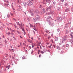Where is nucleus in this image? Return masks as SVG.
I'll list each match as a JSON object with an SVG mask.
<instances>
[{
    "mask_svg": "<svg viewBox=\"0 0 73 73\" xmlns=\"http://www.w3.org/2000/svg\"><path fill=\"white\" fill-rule=\"evenodd\" d=\"M66 40H67V35H66L64 36L62 40L60 41V43L62 44L63 41H65Z\"/></svg>",
    "mask_w": 73,
    "mask_h": 73,
    "instance_id": "f257e3e1",
    "label": "nucleus"
},
{
    "mask_svg": "<svg viewBox=\"0 0 73 73\" xmlns=\"http://www.w3.org/2000/svg\"><path fill=\"white\" fill-rule=\"evenodd\" d=\"M47 21L48 23L50 25H51V26H54V23H51L50 21V20H49V18H47Z\"/></svg>",
    "mask_w": 73,
    "mask_h": 73,
    "instance_id": "f03ea898",
    "label": "nucleus"
},
{
    "mask_svg": "<svg viewBox=\"0 0 73 73\" xmlns=\"http://www.w3.org/2000/svg\"><path fill=\"white\" fill-rule=\"evenodd\" d=\"M48 3L50 4V0H44L43 3L44 4H46Z\"/></svg>",
    "mask_w": 73,
    "mask_h": 73,
    "instance_id": "7ed1b4c3",
    "label": "nucleus"
},
{
    "mask_svg": "<svg viewBox=\"0 0 73 73\" xmlns=\"http://www.w3.org/2000/svg\"><path fill=\"white\" fill-rule=\"evenodd\" d=\"M20 28L23 31H25L24 29V27H23V26L22 25V23H21V24Z\"/></svg>",
    "mask_w": 73,
    "mask_h": 73,
    "instance_id": "20e7f679",
    "label": "nucleus"
},
{
    "mask_svg": "<svg viewBox=\"0 0 73 73\" xmlns=\"http://www.w3.org/2000/svg\"><path fill=\"white\" fill-rule=\"evenodd\" d=\"M56 19L58 21H61L62 20V18L61 17H58L56 18Z\"/></svg>",
    "mask_w": 73,
    "mask_h": 73,
    "instance_id": "39448f33",
    "label": "nucleus"
},
{
    "mask_svg": "<svg viewBox=\"0 0 73 73\" xmlns=\"http://www.w3.org/2000/svg\"><path fill=\"white\" fill-rule=\"evenodd\" d=\"M52 8L51 6H50L49 7H46V11H48V10H49V9L50 10V9H51V8Z\"/></svg>",
    "mask_w": 73,
    "mask_h": 73,
    "instance_id": "423d86ee",
    "label": "nucleus"
},
{
    "mask_svg": "<svg viewBox=\"0 0 73 73\" xmlns=\"http://www.w3.org/2000/svg\"><path fill=\"white\" fill-rule=\"evenodd\" d=\"M35 17L36 19V20H38L39 19H40V17L39 16V15H36Z\"/></svg>",
    "mask_w": 73,
    "mask_h": 73,
    "instance_id": "0eeeda50",
    "label": "nucleus"
},
{
    "mask_svg": "<svg viewBox=\"0 0 73 73\" xmlns=\"http://www.w3.org/2000/svg\"><path fill=\"white\" fill-rule=\"evenodd\" d=\"M54 13V12L53 11H50V12L49 13H48V15H50V14H52V15H53V14Z\"/></svg>",
    "mask_w": 73,
    "mask_h": 73,
    "instance_id": "6e6552de",
    "label": "nucleus"
},
{
    "mask_svg": "<svg viewBox=\"0 0 73 73\" xmlns=\"http://www.w3.org/2000/svg\"><path fill=\"white\" fill-rule=\"evenodd\" d=\"M70 36H71V38H73V33H71Z\"/></svg>",
    "mask_w": 73,
    "mask_h": 73,
    "instance_id": "1a4fd4ad",
    "label": "nucleus"
},
{
    "mask_svg": "<svg viewBox=\"0 0 73 73\" xmlns=\"http://www.w3.org/2000/svg\"><path fill=\"white\" fill-rule=\"evenodd\" d=\"M29 12L30 13H33V11L32 10V9H29Z\"/></svg>",
    "mask_w": 73,
    "mask_h": 73,
    "instance_id": "9d476101",
    "label": "nucleus"
},
{
    "mask_svg": "<svg viewBox=\"0 0 73 73\" xmlns=\"http://www.w3.org/2000/svg\"><path fill=\"white\" fill-rule=\"evenodd\" d=\"M28 2H29V3H30V4H31V5H33V3H32V2L31 1L29 0Z\"/></svg>",
    "mask_w": 73,
    "mask_h": 73,
    "instance_id": "9b49d317",
    "label": "nucleus"
},
{
    "mask_svg": "<svg viewBox=\"0 0 73 73\" xmlns=\"http://www.w3.org/2000/svg\"><path fill=\"white\" fill-rule=\"evenodd\" d=\"M3 1L4 2H6V3H9V2L8 1V0H3Z\"/></svg>",
    "mask_w": 73,
    "mask_h": 73,
    "instance_id": "f8f14e48",
    "label": "nucleus"
},
{
    "mask_svg": "<svg viewBox=\"0 0 73 73\" xmlns=\"http://www.w3.org/2000/svg\"><path fill=\"white\" fill-rule=\"evenodd\" d=\"M68 11H69V9L68 8H67L66 10H65V12H68Z\"/></svg>",
    "mask_w": 73,
    "mask_h": 73,
    "instance_id": "ddd939ff",
    "label": "nucleus"
},
{
    "mask_svg": "<svg viewBox=\"0 0 73 73\" xmlns=\"http://www.w3.org/2000/svg\"><path fill=\"white\" fill-rule=\"evenodd\" d=\"M69 25V24L68 23H67L65 25V26L66 27H68Z\"/></svg>",
    "mask_w": 73,
    "mask_h": 73,
    "instance_id": "4468645a",
    "label": "nucleus"
},
{
    "mask_svg": "<svg viewBox=\"0 0 73 73\" xmlns=\"http://www.w3.org/2000/svg\"><path fill=\"white\" fill-rule=\"evenodd\" d=\"M27 58V57L26 56H24L22 57L23 59H25L26 58Z\"/></svg>",
    "mask_w": 73,
    "mask_h": 73,
    "instance_id": "2eb2a0df",
    "label": "nucleus"
},
{
    "mask_svg": "<svg viewBox=\"0 0 73 73\" xmlns=\"http://www.w3.org/2000/svg\"><path fill=\"white\" fill-rule=\"evenodd\" d=\"M33 20L34 21V22H36V20H37V19H36L35 18H33Z\"/></svg>",
    "mask_w": 73,
    "mask_h": 73,
    "instance_id": "dca6fc26",
    "label": "nucleus"
},
{
    "mask_svg": "<svg viewBox=\"0 0 73 73\" xmlns=\"http://www.w3.org/2000/svg\"><path fill=\"white\" fill-rule=\"evenodd\" d=\"M57 49L59 50H60V47L59 46H56Z\"/></svg>",
    "mask_w": 73,
    "mask_h": 73,
    "instance_id": "f3484780",
    "label": "nucleus"
},
{
    "mask_svg": "<svg viewBox=\"0 0 73 73\" xmlns=\"http://www.w3.org/2000/svg\"><path fill=\"white\" fill-rule=\"evenodd\" d=\"M16 23L18 25H19V26H20H20L21 25H20V24L19 23V22H17V23Z\"/></svg>",
    "mask_w": 73,
    "mask_h": 73,
    "instance_id": "a211bd4d",
    "label": "nucleus"
},
{
    "mask_svg": "<svg viewBox=\"0 0 73 73\" xmlns=\"http://www.w3.org/2000/svg\"><path fill=\"white\" fill-rule=\"evenodd\" d=\"M57 10L58 11H60V10H61V9H60V7H58L57 8Z\"/></svg>",
    "mask_w": 73,
    "mask_h": 73,
    "instance_id": "6ab92c4d",
    "label": "nucleus"
},
{
    "mask_svg": "<svg viewBox=\"0 0 73 73\" xmlns=\"http://www.w3.org/2000/svg\"><path fill=\"white\" fill-rule=\"evenodd\" d=\"M31 16H34V13H31Z\"/></svg>",
    "mask_w": 73,
    "mask_h": 73,
    "instance_id": "aec40b11",
    "label": "nucleus"
},
{
    "mask_svg": "<svg viewBox=\"0 0 73 73\" xmlns=\"http://www.w3.org/2000/svg\"><path fill=\"white\" fill-rule=\"evenodd\" d=\"M45 10L44 9H43V13H45Z\"/></svg>",
    "mask_w": 73,
    "mask_h": 73,
    "instance_id": "412c9836",
    "label": "nucleus"
},
{
    "mask_svg": "<svg viewBox=\"0 0 73 73\" xmlns=\"http://www.w3.org/2000/svg\"><path fill=\"white\" fill-rule=\"evenodd\" d=\"M23 4L24 6H26V3L24 2H23Z\"/></svg>",
    "mask_w": 73,
    "mask_h": 73,
    "instance_id": "4be33fe9",
    "label": "nucleus"
},
{
    "mask_svg": "<svg viewBox=\"0 0 73 73\" xmlns=\"http://www.w3.org/2000/svg\"><path fill=\"white\" fill-rule=\"evenodd\" d=\"M55 41H58V37H56V39H55Z\"/></svg>",
    "mask_w": 73,
    "mask_h": 73,
    "instance_id": "5701e85b",
    "label": "nucleus"
},
{
    "mask_svg": "<svg viewBox=\"0 0 73 73\" xmlns=\"http://www.w3.org/2000/svg\"><path fill=\"white\" fill-rule=\"evenodd\" d=\"M69 46V45L67 44L66 45V47H68V46Z\"/></svg>",
    "mask_w": 73,
    "mask_h": 73,
    "instance_id": "b1692460",
    "label": "nucleus"
},
{
    "mask_svg": "<svg viewBox=\"0 0 73 73\" xmlns=\"http://www.w3.org/2000/svg\"><path fill=\"white\" fill-rule=\"evenodd\" d=\"M56 1H55L53 2V4L54 5H55V4H56Z\"/></svg>",
    "mask_w": 73,
    "mask_h": 73,
    "instance_id": "393cba45",
    "label": "nucleus"
},
{
    "mask_svg": "<svg viewBox=\"0 0 73 73\" xmlns=\"http://www.w3.org/2000/svg\"><path fill=\"white\" fill-rule=\"evenodd\" d=\"M70 42H71V43H73V40H70Z\"/></svg>",
    "mask_w": 73,
    "mask_h": 73,
    "instance_id": "a878e982",
    "label": "nucleus"
},
{
    "mask_svg": "<svg viewBox=\"0 0 73 73\" xmlns=\"http://www.w3.org/2000/svg\"><path fill=\"white\" fill-rule=\"evenodd\" d=\"M57 32H59L60 31V29H57Z\"/></svg>",
    "mask_w": 73,
    "mask_h": 73,
    "instance_id": "bb28decb",
    "label": "nucleus"
},
{
    "mask_svg": "<svg viewBox=\"0 0 73 73\" xmlns=\"http://www.w3.org/2000/svg\"><path fill=\"white\" fill-rule=\"evenodd\" d=\"M30 24V27H34V26H33V25H31V24Z\"/></svg>",
    "mask_w": 73,
    "mask_h": 73,
    "instance_id": "cd10ccee",
    "label": "nucleus"
},
{
    "mask_svg": "<svg viewBox=\"0 0 73 73\" xmlns=\"http://www.w3.org/2000/svg\"><path fill=\"white\" fill-rule=\"evenodd\" d=\"M41 53H42V54H44V52L43 51H42L41 52Z\"/></svg>",
    "mask_w": 73,
    "mask_h": 73,
    "instance_id": "c85d7f7f",
    "label": "nucleus"
},
{
    "mask_svg": "<svg viewBox=\"0 0 73 73\" xmlns=\"http://www.w3.org/2000/svg\"><path fill=\"white\" fill-rule=\"evenodd\" d=\"M53 46L54 48H56V46L54 44L53 45Z\"/></svg>",
    "mask_w": 73,
    "mask_h": 73,
    "instance_id": "c756f323",
    "label": "nucleus"
},
{
    "mask_svg": "<svg viewBox=\"0 0 73 73\" xmlns=\"http://www.w3.org/2000/svg\"><path fill=\"white\" fill-rule=\"evenodd\" d=\"M9 4H5V5H6V6H8Z\"/></svg>",
    "mask_w": 73,
    "mask_h": 73,
    "instance_id": "7c9ffc66",
    "label": "nucleus"
},
{
    "mask_svg": "<svg viewBox=\"0 0 73 73\" xmlns=\"http://www.w3.org/2000/svg\"><path fill=\"white\" fill-rule=\"evenodd\" d=\"M52 44H51L50 45V46H48V47L49 48H50L51 47V46H52Z\"/></svg>",
    "mask_w": 73,
    "mask_h": 73,
    "instance_id": "2f4dec72",
    "label": "nucleus"
},
{
    "mask_svg": "<svg viewBox=\"0 0 73 73\" xmlns=\"http://www.w3.org/2000/svg\"><path fill=\"white\" fill-rule=\"evenodd\" d=\"M40 13V15H42V12H40V13Z\"/></svg>",
    "mask_w": 73,
    "mask_h": 73,
    "instance_id": "473e14b6",
    "label": "nucleus"
},
{
    "mask_svg": "<svg viewBox=\"0 0 73 73\" xmlns=\"http://www.w3.org/2000/svg\"><path fill=\"white\" fill-rule=\"evenodd\" d=\"M7 70H6V69H4L3 70V71H4V72H6Z\"/></svg>",
    "mask_w": 73,
    "mask_h": 73,
    "instance_id": "72a5a7b5",
    "label": "nucleus"
},
{
    "mask_svg": "<svg viewBox=\"0 0 73 73\" xmlns=\"http://www.w3.org/2000/svg\"><path fill=\"white\" fill-rule=\"evenodd\" d=\"M51 41L52 43H53V40L51 39Z\"/></svg>",
    "mask_w": 73,
    "mask_h": 73,
    "instance_id": "f704fd0d",
    "label": "nucleus"
},
{
    "mask_svg": "<svg viewBox=\"0 0 73 73\" xmlns=\"http://www.w3.org/2000/svg\"><path fill=\"white\" fill-rule=\"evenodd\" d=\"M65 6H67V5H68V4L67 3H65Z\"/></svg>",
    "mask_w": 73,
    "mask_h": 73,
    "instance_id": "c9c22d12",
    "label": "nucleus"
},
{
    "mask_svg": "<svg viewBox=\"0 0 73 73\" xmlns=\"http://www.w3.org/2000/svg\"><path fill=\"white\" fill-rule=\"evenodd\" d=\"M27 5H29V3L28 2H27Z\"/></svg>",
    "mask_w": 73,
    "mask_h": 73,
    "instance_id": "e433bc0d",
    "label": "nucleus"
},
{
    "mask_svg": "<svg viewBox=\"0 0 73 73\" xmlns=\"http://www.w3.org/2000/svg\"><path fill=\"white\" fill-rule=\"evenodd\" d=\"M8 15L7 16V17L9 18V15H8V14H7Z\"/></svg>",
    "mask_w": 73,
    "mask_h": 73,
    "instance_id": "4c0bfd02",
    "label": "nucleus"
},
{
    "mask_svg": "<svg viewBox=\"0 0 73 73\" xmlns=\"http://www.w3.org/2000/svg\"><path fill=\"white\" fill-rule=\"evenodd\" d=\"M17 32L18 33H19V34H20V32H19V31H17Z\"/></svg>",
    "mask_w": 73,
    "mask_h": 73,
    "instance_id": "58836bf2",
    "label": "nucleus"
},
{
    "mask_svg": "<svg viewBox=\"0 0 73 73\" xmlns=\"http://www.w3.org/2000/svg\"><path fill=\"white\" fill-rule=\"evenodd\" d=\"M48 18H49V19H50V18H51V16H49L48 17Z\"/></svg>",
    "mask_w": 73,
    "mask_h": 73,
    "instance_id": "ea45409f",
    "label": "nucleus"
},
{
    "mask_svg": "<svg viewBox=\"0 0 73 73\" xmlns=\"http://www.w3.org/2000/svg\"><path fill=\"white\" fill-rule=\"evenodd\" d=\"M14 27H15V28H16V27H17V26H16V25H14Z\"/></svg>",
    "mask_w": 73,
    "mask_h": 73,
    "instance_id": "a19ab883",
    "label": "nucleus"
},
{
    "mask_svg": "<svg viewBox=\"0 0 73 73\" xmlns=\"http://www.w3.org/2000/svg\"><path fill=\"white\" fill-rule=\"evenodd\" d=\"M33 50L31 52V54H32V53H33Z\"/></svg>",
    "mask_w": 73,
    "mask_h": 73,
    "instance_id": "79ce46f5",
    "label": "nucleus"
},
{
    "mask_svg": "<svg viewBox=\"0 0 73 73\" xmlns=\"http://www.w3.org/2000/svg\"><path fill=\"white\" fill-rule=\"evenodd\" d=\"M42 6L41 5H40L39 7L40 8H41Z\"/></svg>",
    "mask_w": 73,
    "mask_h": 73,
    "instance_id": "37998d69",
    "label": "nucleus"
},
{
    "mask_svg": "<svg viewBox=\"0 0 73 73\" xmlns=\"http://www.w3.org/2000/svg\"><path fill=\"white\" fill-rule=\"evenodd\" d=\"M10 15H11V16H13V14L11 13H10Z\"/></svg>",
    "mask_w": 73,
    "mask_h": 73,
    "instance_id": "c03bdc74",
    "label": "nucleus"
},
{
    "mask_svg": "<svg viewBox=\"0 0 73 73\" xmlns=\"http://www.w3.org/2000/svg\"><path fill=\"white\" fill-rule=\"evenodd\" d=\"M38 13H39V12L38 11L36 12V14H38Z\"/></svg>",
    "mask_w": 73,
    "mask_h": 73,
    "instance_id": "a18cd8bd",
    "label": "nucleus"
},
{
    "mask_svg": "<svg viewBox=\"0 0 73 73\" xmlns=\"http://www.w3.org/2000/svg\"><path fill=\"white\" fill-rule=\"evenodd\" d=\"M8 35L9 36V35H10V33L9 32L8 33Z\"/></svg>",
    "mask_w": 73,
    "mask_h": 73,
    "instance_id": "49530a36",
    "label": "nucleus"
},
{
    "mask_svg": "<svg viewBox=\"0 0 73 73\" xmlns=\"http://www.w3.org/2000/svg\"><path fill=\"white\" fill-rule=\"evenodd\" d=\"M13 12L14 13V14H16V13H15V11H13Z\"/></svg>",
    "mask_w": 73,
    "mask_h": 73,
    "instance_id": "de8ad7c7",
    "label": "nucleus"
},
{
    "mask_svg": "<svg viewBox=\"0 0 73 73\" xmlns=\"http://www.w3.org/2000/svg\"><path fill=\"white\" fill-rule=\"evenodd\" d=\"M13 20H15V21H17V20L16 19H15V18H13Z\"/></svg>",
    "mask_w": 73,
    "mask_h": 73,
    "instance_id": "09e8293b",
    "label": "nucleus"
},
{
    "mask_svg": "<svg viewBox=\"0 0 73 73\" xmlns=\"http://www.w3.org/2000/svg\"><path fill=\"white\" fill-rule=\"evenodd\" d=\"M41 57V54H40L39 55V57L40 58Z\"/></svg>",
    "mask_w": 73,
    "mask_h": 73,
    "instance_id": "8fccbe9b",
    "label": "nucleus"
},
{
    "mask_svg": "<svg viewBox=\"0 0 73 73\" xmlns=\"http://www.w3.org/2000/svg\"><path fill=\"white\" fill-rule=\"evenodd\" d=\"M71 11H72V12H73V8H72L71 9Z\"/></svg>",
    "mask_w": 73,
    "mask_h": 73,
    "instance_id": "3c124183",
    "label": "nucleus"
},
{
    "mask_svg": "<svg viewBox=\"0 0 73 73\" xmlns=\"http://www.w3.org/2000/svg\"><path fill=\"white\" fill-rule=\"evenodd\" d=\"M37 46H40V45L39 44H37Z\"/></svg>",
    "mask_w": 73,
    "mask_h": 73,
    "instance_id": "603ef678",
    "label": "nucleus"
},
{
    "mask_svg": "<svg viewBox=\"0 0 73 73\" xmlns=\"http://www.w3.org/2000/svg\"><path fill=\"white\" fill-rule=\"evenodd\" d=\"M62 53H64V51H62Z\"/></svg>",
    "mask_w": 73,
    "mask_h": 73,
    "instance_id": "864d4df0",
    "label": "nucleus"
},
{
    "mask_svg": "<svg viewBox=\"0 0 73 73\" xmlns=\"http://www.w3.org/2000/svg\"><path fill=\"white\" fill-rule=\"evenodd\" d=\"M48 39H50V37L49 36V37H48Z\"/></svg>",
    "mask_w": 73,
    "mask_h": 73,
    "instance_id": "5fc2aeb1",
    "label": "nucleus"
},
{
    "mask_svg": "<svg viewBox=\"0 0 73 73\" xmlns=\"http://www.w3.org/2000/svg\"><path fill=\"white\" fill-rule=\"evenodd\" d=\"M47 51H48V52H50V51L49 50H47Z\"/></svg>",
    "mask_w": 73,
    "mask_h": 73,
    "instance_id": "6e6d98bb",
    "label": "nucleus"
},
{
    "mask_svg": "<svg viewBox=\"0 0 73 73\" xmlns=\"http://www.w3.org/2000/svg\"><path fill=\"white\" fill-rule=\"evenodd\" d=\"M11 7H12V8H13V5H12Z\"/></svg>",
    "mask_w": 73,
    "mask_h": 73,
    "instance_id": "4d7b16f0",
    "label": "nucleus"
},
{
    "mask_svg": "<svg viewBox=\"0 0 73 73\" xmlns=\"http://www.w3.org/2000/svg\"><path fill=\"white\" fill-rule=\"evenodd\" d=\"M33 32H34V34L35 35V31H33Z\"/></svg>",
    "mask_w": 73,
    "mask_h": 73,
    "instance_id": "13d9d810",
    "label": "nucleus"
},
{
    "mask_svg": "<svg viewBox=\"0 0 73 73\" xmlns=\"http://www.w3.org/2000/svg\"><path fill=\"white\" fill-rule=\"evenodd\" d=\"M32 48H33V47H34V46L33 45V44H32Z\"/></svg>",
    "mask_w": 73,
    "mask_h": 73,
    "instance_id": "bf43d9fd",
    "label": "nucleus"
},
{
    "mask_svg": "<svg viewBox=\"0 0 73 73\" xmlns=\"http://www.w3.org/2000/svg\"><path fill=\"white\" fill-rule=\"evenodd\" d=\"M13 9V10H15V9L14 8H12Z\"/></svg>",
    "mask_w": 73,
    "mask_h": 73,
    "instance_id": "052dcab7",
    "label": "nucleus"
},
{
    "mask_svg": "<svg viewBox=\"0 0 73 73\" xmlns=\"http://www.w3.org/2000/svg\"><path fill=\"white\" fill-rule=\"evenodd\" d=\"M64 0H62V2H64Z\"/></svg>",
    "mask_w": 73,
    "mask_h": 73,
    "instance_id": "680f3d73",
    "label": "nucleus"
},
{
    "mask_svg": "<svg viewBox=\"0 0 73 73\" xmlns=\"http://www.w3.org/2000/svg\"><path fill=\"white\" fill-rule=\"evenodd\" d=\"M30 40H29V39L28 40V42H30Z\"/></svg>",
    "mask_w": 73,
    "mask_h": 73,
    "instance_id": "e2e57ef3",
    "label": "nucleus"
},
{
    "mask_svg": "<svg viewBox=\"0 0 73 73\" xmlns=\"http://www.w3.org/2000/svg\"><path fill=\"white\" fill-rule=\"evenodd\" d=\"M29 48H30V49H31V46H29Z\"/></svg>",
    "mask_w": 73,
    "mask_h": 73,
    "instance_id": "0e129e2a",
    "label": "nucleus"
},
{
    "mask_svg": "<svg viewBox=\"0 0 73 73\" xmlns=\"http://www.w3.org/2000/svg\"><path fill=\"white\" fill-rule=\"evenodd\" d=\"M11 35H13V33H11Z\"/></svg>",
    "mask_w": 73,
    "mask_h": 73,
    "instance_id": "69168bd1",
    "label": "nucleus"
},
{
    "mask_svg": "<svg viewBox=\"0 0 73 73\" xmlns=\"http://www.w3.org/2000/svg\"><path fill=\"white\" fill-rule=\"evenodd\" d=\"M7 67H8V68H9V67H10V65H9L8 66H7Z\"/></svg>",
    "mask_w": 73,
    "mask_h": 73,
    "instance_id": "338daca9",
    "label": "nucleus"
},
{
    "mask_svg": "<svg viewBox=\"0 0 73 73\" xmlns=\"http://www.w3.org/2000/svg\"><path fill=\"white\" fill-rule=\"evenodd\" d=\"M27 20H28V21H29V18H28L27 19Z\"/></svg>",
    "mask_w": 73,
    "mask_h": 73,
    "instance_id": "774afa93",
    "label": "nucleus"
}]
</instances>
